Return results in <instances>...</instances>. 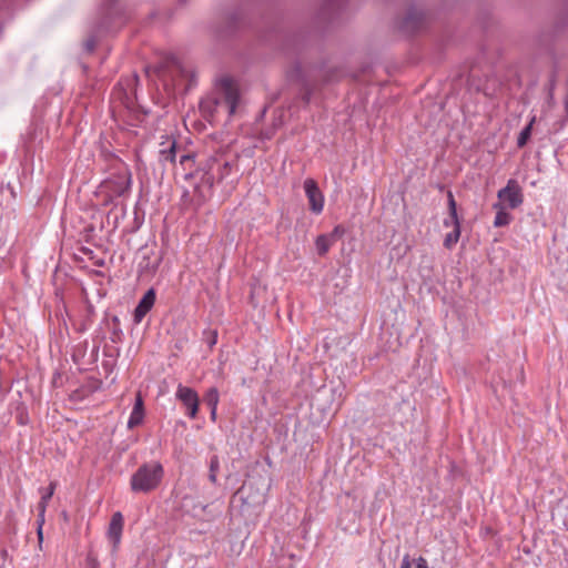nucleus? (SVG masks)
<instances>
[{
	"mask_svg": "<svg viewBox=\"0 0 568 568\" xmlns=\"http://www.w3.org/2000/svg\"><path fill=\"white\" fill-rule=\"evenodd\" d=\"M132 173L129 166L118 156L111 164V173L98 187L103 206L116 205L118 201L128 197L131 193Z\"/></svg>",
	"mask_w": 568,
	"mask_h": 568,
	"instance_id": "1",
	"label": "nucleus"
},
{
	"mask_svg": "<svg viewBox=\"0 0 568 568\" xmlns=\"http://www.w3.org/2000/svg\"><path fill=\"white\" fill-rule=\"evenodd\" d=\"M241 98L240 82L230 73H224L214 80V92L207 102L211 104V112H219L220 109L225 108L231 119L236 113Z\"/></svg>",
	"mask_w": 568,
	"mask_h": 568,
	"instance_id": "2",
	"label": "nucleus"
},
{
	"mask_svg": "<svg viewBox=\"0 0 568 568\" xmlns=\"http://www.w3.org/2000/svg\"><path fill=\"white\" fill-rule=\"evenodd\" d=\"M51 106L52 103L44 97L39 99L33 106L31 123L26 133L21 136L22 148L27 158H32L38 150L42 149V143L44 139L48 138L43 119L45 116L47 109Z\"/></svg>",
	"mask_w": 568,
	"mask_h": 568,
	"instance_id": "3",
	"label": "nucleus"
},
{
	"mask_svg": "<svg viewBox=\"0 0 568 568\" xmlns=\"http://www.w3.org/2000/svg\"><path fill=\"white\" fill-rule=\"evenodd\" d=\"M217 159L216 155H210L197 161L196 182L194 183L195 197L192 200L195 209L203 206L213 196Z\"/></svg>",
	"mask_w": 568,
	"mask_h": 568,
	"instance_id": "4",
	"label": "nucleus"
},
{
	"mask_svg": "<svg viewBox=\"0 0 568 568\" xmlns=\"http://www.w3.org/2000/svg\"><path fill=\"white\" fill-rule=\"evenodd\" d=\"M164 467L158 460L141 464L130 478V488L135 494H149L161 485Z\"/></svg>",
	"mask_w": 568,
	"mask_h": 568,
	"instance_id": "5",
	"label": "nucleus"
},
{
	"mask_svg": "<svg viewBox=\"0 0 568 568\" xmlns=\"http://www.w3.org/2000/svg\"><path fill=\"white\" fill-rule=\"evenodd\" d=\"M164 258V253L154 242L145 244L139 250L138 273L141 276H153L159 271Z\"/></svg>",
	"mask_w": 568,
	"mask_h": 568,
	"instance_id": "6",
	"label": "nucleus"
},
{
	"mask_svg": "<svg viewBox=\"0 0 568 568\" xmlns=\"http://www.w3.org/2000/svg\"><path fill=\"white\" fill-rule=\"evenodd\" d=\"M311 73H287L286 82L291 85L297 87V98L310 104L312 100L317 98L318 87L311 82L308 78Z\"/></svg>",
	"mask_w": 568,
	"mask_h": 568,
	"instance_id": "7",
	"label": "nucleus"
},
{
	"mask_svg": "<svg viewBox=\"0 0 568 568\" xmlns=\"http://www.w3.org/2000/svg\"><path fill=\"white\" fill-rule=\"evenodd\" d=\"M175 397L186 408V416L194 419L199 413L200 398L195 389L183 384H179L175 392Z\"/></svg>",
	"mask_w": 568,
	"mask_h": 568,
	"instance_id": "8",
	"label": "nucleus"
},
{
	"mask_svg": "<svg viewBox=\"0 0 568 568\" xmlns=\"http://www.w3.org/2000/svg\"><path fill=\"white\" fill-rule=\"evenodd\" d=\"M497 197L511 210L519 207L524 202L521 189L515 179L507 181L506 186L497 192Z\"/></svg>",
	"mask_w": 568,
	"mask_h": 568,
	"instance_id": "9",
	"label": "nucleus"
},
{
	"mask_svg": "<svg viewBox=\"0 0 568 568\" xmlns=\"http://www.w3.org/2000/svg\"><path fill=\"white\" fill-rule=\"evenodd\" d=\"M304 191L312 213L316 215L321 214L324 210L325 197L323 192L320 190L317 182L311 178L306 179L304 181Z\"/></svg>",
	"mask_w": 568,
	"mask_h": 568,
	"instance_id": "10",
	"label": "nucleus"
},
{
	"mask_svg": "<svg viewBox=\"0 0 568 568\" xmlns=\"http://www.w3.org/2000/svg\"><path fill=\"white\" fill-rule=\"evenodd\" d=\"M156 301V291L154 287H150L139 300L133 311V323L140 324L146 314L153 308Z\"/></svg>",
	"mask_w": 568,
	"mask_h": 568,
	"instance_id": "11",
	"label": "nucleus"
},
{
	"mask_svg": "<svg viewBox=\"0 0 568 568\" xmlns=\"http://www.w3.org/2000/svg\"><path fill=\"white\" fill-rule=\"evenodd\" d=\"M124 518L122 513L115 511L109 523L106 536L112 544L113 551H116L122 538Z\"/></svg>",
	"mask_w": 568,
	"mask_h": 568,
	"instance_id": "12",
	"label": "nucleus"
},
{
	"mask_svg": "<svg viewBox=\"0 0 568 568\" xmlns=\"http://www.w3.org/2000/svg\"><path fill=\"white\" fill-rule=\"evenodd\" d=\"M196 156L194 153H185L182 154L179 159V168L176 170H182V178L184 181L195 180L196 178Z\"/></svg>",
	"mask_w": 568,
	"mask_h": 568,
	"instance_id": "13",
	"label": "nucleus"
},
{
	"mask_svg": "<svg viewBox=\"0 0 568 568\" xmlns=\"http://www.w3.org/2000/svg\"><path fill=\"white\" fill-rule=\"evenodd\" d=\"M475 74L468 73V85L470 90H475L476 92H481L485 97H493L496 93V73H484L486 83L484 85H475Z\"/></svg>",
	"mask_w": 568,
	"mask_h": 568,
	"instance_id": "14",
	"label": "nucleus"
},
{
	"mask_svg": "<svg viewBox=\"0 0 568 568\" xmlns=\"http://www.w3.org/2000/svg\"><path fill=\"white\" fill-rule=\"evenodd\" d=\"M145 417V410H144V402L142 398L141 393H138L135 396V402L133 405V408L130 413L126 427L129 429H133L136 426L141 425Z\"/></svg>",
	"mask_w": 568,
	"mask_h": 568,
	"instance_id": "15",
	"label": "nucleus"
},
{
	"mask_svg": "<svg viewBox=\"0 0 568 568\" xmlns=\"http://www.w3.org/2000/svg\"><path fill=\"white\" fill-rule=\"evenodd\" d=\"M447 205L448 216L444 219L443 225L445 227L460 229L462 220L457 213V203L450 190L447 192Z\"/></svg>",
	"mask_w": 568,
	"mask_h": 568,
	"instance_id": "16",
	"label": "nucleus"
},
{
	"mask_svg": "<svg viewBox=\"0 0 568 568\" xmlns=\"http://www.w3.org/2000/svg\"><path fill=\"white\" fill-rule=\"evenodd\" d=\"M423 20V12L412 8L404 18L400 28L407 32L417 31L422 27Z\"/></svg>",
	"mask_w": 568,
	"mask_h": 568,
	"instance_id": "17",
	"label": "nucleus"
},
{
	"mask_svg": "<svg viewBox=\"0 0 568 568\" xmlns=\"http://www.w3.org/2000/svg\"><path fill=\"white\" fill-rule=\"evenodd\" d=\"M103 322L110 329V339L113 343H120L123 337V331L121 328V322H120L119 316H116V315H112L110 317L105 316L103 318Z\"/></svg>",
	"mask_w": 568,
	"mask_h": 568,
	"instance_id": "18",
	"label": "nucleus"
},
{
	"mask_svg": "<svg viewBox=\"0 0 568 568\" xmlns=\"http://www.w3.org/2000/svg\"><path fill=\"white\" fill-rule=\"evenodd\" d=\"M54 491V485L51 483L48 490L41 496V500L39 503V519H38V537L39 540L42 541V525L44 523V511L47 508L48 501L51 499Z\"/></svg>",
	"mask_w": 568,
	"mask_h": 568,
	"instance_id": "19",
	"label": "nucleus"
},
{
	"mask_svg": "<svg viewBox=\"0 0 568 568\" xmlns=\"http://www.w3.org/2000/svg\"><path fill=\"white\" fill-rule=\"evenodd\" d=\"M176 148L178 143L174 139H172L168 145V148L161 149L159 152V160L162 163H175L176 161Z\"/></svg>",
	"mask_w": 568,
	"mask_h": 568,
	"instance_id": "20",
	"label": "nucleus"
},
{
	"mask_svg": "<svg viewBox=\"0 0 568 568\" xmlns=\"http://www.w3.org/2000/svg\"><path fill=\"white\" fill-rule=\"evenodd\" d=\"M494 209L497 210L495 220H494V226L495 227H503L507 226L511 222V215L505 210L503 204L500 202H497L493 205Z\"/></svg>",
	"mask_w": 568,
	"mask_h": 568,
	"instance_id": "21",
	"label": "nucleus"
},
{
	"mask_svg": "<svg viewBox=\"0 0 568 568\" xmlns=\"http://www.w3.org/2000/svg\"><path fill=\"white\" fill-rule=\"evenodd\" d=\"M13 414L18 425L27 426L30 423L28 407L22 400L14 404Z\"/></svg>",
	"mask_w": 568,
	"mask_h": 568,
	"instance_id": "22",
	"label": "nucleus"
},
{
	"mask_svg": "<svg viewBox=\"0 0 568 568\" xmlns=\"http://www.w3.org/2000/svg\"><path fill=\"white\" fill-rule=\"evenodd\" d=\"M535 121H536V116H531L529 122L519 132L518 138H517V146L518 148H524L527 144V142L529 141L531 133H532V128H534Z\"/></svg>",
	"mask_w": 568,
	"mask_h": 568,
	"instance_id": "23",
	"label": "nucleus"
},
{
	"mask_svg": "<svg viewBox=\"0 0 568 568\" xmlns=\"http://www.w3.org/2000/svg\"><path fill=\"white\" fill-rule=\"evenodd\" d=\"M232 171V164L229 161L223 160L221 156L217 159V165L215 170L216 181L222 182L226 179Z\"/></svg>",
	"mask_w": 568,
	"mask_h": 568,
	"instance_id": "24",
	"label": "nucleus"
},
{
	"mask_svg": "<svg viewBox=\"0 0 568 568\" xmlns=\"http://www.w3.org/2000/svg\"><path fill=\"white\" fill-rule=\"evenodd\" d=\"M139 81H140L139 73L133 72V73H128L123 79H121L119 84L120 85L125 84L128 87L125 89L126 94H133V93L135 94V89L139 84Z\"/></svg>",
	"mask_w": 568,
	"mask_h": 568,
	"instance_id": "25",
	"label": "nucleus"
},
{
	"mask_svg": "<svg viewBox=\"0 0 568 568\" xmlns=\"http://www.w3.org/2000/svg\"><path fill=\"white\" fill-rule=\"evenodd\" d=\"M332 240L327 234H321L315 240L316 252L320 256H324L331 248Z\"/></svg>",
	"mask_w": 568,
	"mask_h": 568,
	"instance_id": "26",
	"label": "nucleus"
},
{
	"mask_svg": "<svg viewBox=\"0 0 568 568\" xmlns=\"http://www.w3.org/2000/svg\"><path fill=\"white\" fill-rule=\"evenodd\" d=\"M204 403L209 408H217L220 402V393L216 387H210L203 397Z\"/></svg>",
	"mask_w": 568,
	"mask_h": 568,
	"instance_id": "27",
	"label": "nucleus"
},
{
	"mask_svg": "<svg viewBox=\"0 0 568 568\" xmlns=\"http://www.w3.org/2000/svg\"><path fill=\"white\" fill-rule=\"evenodd\" d=\"M220 470V458L217 455H212L209 462V480L213 485H217V473Z\"/></svg>",
	"mask_w": 568,
	"mask_h": 568,
	"instance_id": "28",
	"label": "nucleus"
},
{
	"mask_svg": "<svg viewBox=\"0 0 568 568\" xmlns=\"http://www.w3.org/2000/svg\"><path fill=\"white\" fill-rule=\"evenodd\" d=\"M217 338H219L217 329H212V328L203 329L202 339L204 343H206V345L209 346L210 349H212L216 345Z\"/></svg>",
	"mask_w": 568,
	"mask_h": 568,
	"instance_id": "29",
	"label": "nucleus"
},
{
	"mask_svg": "<svg viewBox=\"0 0 568 568\" xmlns=\"http://www.w3.org/2000/svg\"><path fill=\"white\" fill-rule=\"evenodd\" d=\"M460 233H462V227L460 229H453L450 232H448L446 234L445 239H444V246L447 250H452L453 246L455 244H457V242L459 241Z\"/></svg>",
	"mask_w": 568,
	"mask_h": 568,
	"instance_id": "30",
	"label": "nucleus"
},
{
	"mask_svg": "<svg viewBox=\"0 0 568 568\" xmlns=\"http://www.w3.org/2000/svg\"><path fill=\"white\" fill-rule=\"evenodd\" d=\"M162 68H165V69L175 68L179 71H183L181 59L174 53H168L164 57V63H163Z\"/></svg>",
	"mask_w": 568,
	"mask_h": 568,
	"instance_id": "31",
	"label": "nucleus"
},
{
	"mask_svg": "<svg viewBox=\"0 0 568 568\" xmlns=\"http://www.w3.org/2000/svg\"><path fill=\"white\" fill-rule=\"evenodd\" d=\"M95 314V310H94V306L88 302L87 303V306H85V315H84V320L81 324V328L80 331L84 332L88 329V327L92 324L93 322V316Z\"/></svg>",
	"mask_w": 568,
	"mask_h": 568,
	"instance_id": "32",
	"label": "nucleus"
},
{
	"mask_svg": "<svg viewBox=\"0 0 568 568\" xmlns=\"http://www.w3.org/2000/svg\"><path fill=\"white\" fill-rule=\"evenodd\" d=\"M195 197V191L193 190V195H191L190 191L187 189H184L181 195V200L184 203V205L192 206L193 210L197 211L199 209H195L194 203L192 200Z\"/></svg>",
	"mask_w": 568,
	"mask_h": 568,
	"instance_id": "33",
	"label": "nucleus"
},
{
	"mask_svg": "<svg viewBox=\"0 0 568 568\" xmlns=\"http://www.w3.org/2000/svg\"><path fill=\"white\" fill-rule=\"evenodd\" d=\"M83 45H84V49H85L87 52L92 53L94 51V49H95V45H97L95 37L94 36L89 37L84 41Z\"/></svg>",
	"mask_w": 568,
	"mask_h": 568,
	"instance_id": "34",
	"label": "nucleus"
},
{
	"mask_svg": "<svg viewBox=\"0 0 568 568\" xmlns=\"http://www.w3.org/2000/svg\"><path fill=\"white\" fill-rule=\"evenodd\" d=\"M345 230L342 225H336L333 231L327 234L332 241L337 239L338 236H342L344 234Z\"/></svg>",
	"mask_w": 568,
	"mask_h": 568,
	"instance_id": "35",
	"label": "nucleus"
},
{
	"mask_svg": "<svg viewBox=\"0 0 568 568\" xmlns=\"http://www.w3.org/2000/svg\"><path fill=\"white\" fill-rule=\"evenodd\" d=\"M416 568H429L428 562L426 558L419 556L417 559L414 560Z\"/></svg>",
	"mask_w": 568,
	"mask_h": 568,
	"instance_id": "36",
	"label": "nucleus"
},
{
	"mask_svg": "<svg viewBox=\"0 0 568 568\" xmlns=\"http://www.w3.org/2000/svg\"><path fill=\"white\" fill-rule=\"evenodd\" d=\"M16 1L17 0H0V12L10 9Z\"/></svg>",
	"mask_w": 568,
	"mask_h": 568,
	"instance_id": "37",
	"label": "nucleus"
},
{
	"mask_svg": "<svg viewBox=\"0 0 568 568\" xmlns=\"http://www.w3.org/2000/svg\"><path fill=\"white\" fill-rule=\"evenodd\" d=\"M410 567H412V561H410L409 555L406 554V555H404V557L402 559L399 568H410Z\"/></svg>",
	"mask_w": 568,
	"mask_h": 568,
	"instance_id": "38",
	"label": "nucleus"
},
{
	"mask_svg": "<svg viewBox=\"0 0 568 568\" xmlns=\"http://www.w3.org/2000/svg\"><path fill=\"white\" fill-rule=\"evenodd\" d=\"M142 223H143V217H142V219H140V217L135 214V216H134V227L132 229V232L138 231V230L141 227Z\"/></svg>",
	"mask_w": 568,
	"mask_h": 568,
	"instance_id": "39",
	"label": "nucleus"
},
{
	"mask_svg": "<svg viewBox=\"0 0 568 568\" xmlns=\"http://www.w3.org/2000/svg\"><path fill=\"white\" fill-rule=\"evenodd\" d=\"M88 565L90 566V568H98L99 564L98 561L92 558L91 556H88Z\"/></svg>",
	"mask_w": 568,
	"mask_h": 568,
	"instance_id": "40",
	"label": "nucleus"
},
{
	"mask_svg": "<svg viewBox=\"0 0 568 568\" xmlns=\"http://www.w3.org/2000/svg\"><path fill=\"white\" fill-rule=\"evenodd\" d=\"M216 416H217V408H210V418L212 422L216 420Z\"/></svg>",
	"mask_w": 568,
	"mask_h": 568,
	"instance_id": "41",
	"label": "nucleus"
},
{
	"mask_svg": "<svg viewBox=\"0 0 568 568\" xmlns=\"http://www.w3.org/2000/svg\"><path fill=\"white\" fill-rule=\"evenodd\" d=\"M55 296L59 297L60 300H63V293L61 290L57 288L55 290Z\"/></svg>",
	"mask_w": 568,
	"mask_h": 568,
	"instance_id": "42",
	"label": "nucleus"
},
{
	"mask_svg": "<svg viewBox=\"0 0 568 568\" xmlns=\"http://www.w3.org/2000/svg\"><path fill=\"white\" fill-rule=\"evenodd\" d=\"M555 82H556L555 77H551V78H550V80H549V87H550V90H552V89H554V87H555Z\"/></svg>",
	"mask_w": 568,
	"mask_h": 568,
	"instance_id": "43",
	"label": "nucleus"
},
{
	"mask_svg": "<svg viewBox=\"0 0 568 568\" xmlns=\"http://www.w3.org/2000/svg\"><path fill=\"white\" fill-rule=\"evenodd\" d=\"M326 75H328L325 81L328 82L332 80V75H337L338 73H334V72H331V73H325Z\"/></svg>",
	"mask_w": 568,
	"mask_h": 568,
	"instance_id": "44",
	"label": "nucleus"
},
{
	"mask_svg": "<svg viewBox=\"0 0 568 568\" xmlns=\"http://www.w3.org/2000/svg\"><path fill=\"white\" fill-rule=\"evenodd\" d=\"M143 71L149 72V71H152V70H151L150 65H145V67L143 68ZM154 71H160V70H159V69H155Z\"/></svg>",
	"mask_w": 568,
	"mask_h": 568,
	"instance_id": "45",
	"label": "nucleus"
},
{
	"mask_svg": "<svg viewBox=\"0 0 568 568\" xmlns=\"http://www.w3.org/2000/svg\"><path fill=\"white\" fill-rule=\"evenodd\" d=\"M82 252H83V253H92V251H91L90 248H88V247H83V248H82Z\"/></svg>",
	"mask_w": 568,
	"mask_h": 568,
	"instance_id": "46",
	"label": "nucleus"
},
{
	"mask_svg": "<svg viewBox=\"0 0 568 568\" xmlns=\"http://www.w3.org/2000/svg\"><path fill=\"white\" fill-rule=\"evenodd\" d=\"M265 112H266V108H264V109L262 110V112L260 113V116H264Z\"/></svg>",
	"mask_w": 568,
	"mask_h": 568,
	"instance_id": "47",
	"label": "nucleus"
},
{
	"mask_svg": "<svg viewBox=\"0 0 568 568\" xmlns=\"http://www.w3.org/2000/svg\"><path fill=\"white\" fill-rule=\"evenodd\" d=\"M565 109L568 112V100L565 101Z\"/></svg>",
	"mask_w": 568,
	"mask_h": 568,
	"instance_id": "48",
	"label": "nucleus"
},
{
	"mask_svg": "<svg viewBox=\"0 0 568 568\" xmlns=\"http://www.w3.org/2000/svg\"><path fill=\"white\" fill-rule=\"evenodd\" d=\"M294 71H295V72L301 71V67H296Z\"/></svg>",
	"mask_w": 568,
	"mask_h": 568,
	"instance_id": "49",
	"label": "nucleus"
},
{
	"mask_svg": "<svg viewBox=\"0 0 568 568\" xmlns=\"http://www.w3.org/2000/svg\"><path fill=\"white\" fill-rule=\"evenodd\" d=\"M352 74L354 75V79H356V78H357L356 75H357L358 73L353 72Z\"/></svg>",
	"mask_w": 568,
	"mask_h": 568,
	"instance_id": "50",
	"label": "nucleus"
}]
</instances>
